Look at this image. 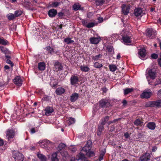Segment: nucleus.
Returning <instances> with one entry per match:
<instances>
[{
	"mask_svg": "<svg viewBox=\"0 0 161 161\" xmlns=\"http://www.w3.org/2000/svg\"><path fill=\"white\" fill-rule=\"evenodd\" d=\"M146 107H155L158 108L161 107V99L157 101H149L145 103Z\"/></svg>",
	"mask_w": 161,
	"mask_h": 161,
	"instance_id": "obj_1",
	"label": "nucleus"
},
{
	"mask_svg": "<svg viewBox=\"0 0 161 161\" xmlns=\"http://www.w3.org/2000/svg\"><path fill=\"white\" fill-rule=\"evenodd\" d=\"M99 107L103 108H109L111 106L109 101L105 99H101L99 101Z\"/></svg>",
	"mask_w": 161,
	"mask_h": 161,
	"instance_id": "obj_2",
	"label": "nucleus"
},
{
	"mask_svg": "<svg viewBox=\"0 0 161 161\" xmlns=\"http://www.w3.org/2000/svg\"><path fill=\"white\" fill-rule=\"evenodd\" d=\"M13 157L15 161H23L24 160L23 155L18 152L14 153Z\"/></svg>",
	"mask_w": 161,
	"mask_h": 161,
	"instance_id": "obj_3",
	"label": "nucleus"
},
{
	"mask_svg": "<svg viewBox=\"0 0 161 161\" xmlns=\"http://www.w3.org/2000/svg\"><path fill=\"white\" fill-rule=\"evenodd\" d=\"M6 136L8 141L14 137L15 135L14 131L13 129H8L6 131Z\"/></svg>",
	"mask_w": 161,
	"mask_h": 161,
	"instance_id": "obj_4",
	"label": "nucleus"
},
{
	"mask_svg": "<svg viewBox=\"0 0 161 161\" xmlns=\"http://www.w3.org/2000/svg\"><path fill=\"white\" fill-rule=\"evenodd\" d=\"M147 36L150 39L154 38L156 36V33L155 31H154L152 29H148L147 30Z\"/></svg>",
	"mask_w": 161,
	"mask_h": 161,
	"instance_id": "obj_5",
	"label": "nucleus"
},
{
	"mask_svg": "<svg viewBox=\"0 0 161 161\" xmlns=\"http://www.w3.org/2000/svg\"><path fill=\"white\" fill-rule=\"evenodd\" d=\"M70 84L72 85H75L79 82V78L75 75H72L70 78Z\"/></svg>",
	"mask_w": 161,
	"mask_h": 161,
	"instance_id": "obj_6",
	"label": "nucleus"
},
{
	"mask_svg": "<svg viewBox=\"0 0 161 161\" xmlns=\"http://www.w3.org/2000/svg\"><path fill=\"white\" fill-rule=\"evenodd\" d=\"M148 74L150 78L153 80L155 79L156 77V73L155 70L154 69H151L148 71Z\"/></svg>",
	"mask_w": 161,
	"mask_h": 161,
	"instance_id": "obj_7",
	"label": "nucleus"
},
{
	"mask_svg": "<svg viewBox=\"0 0 161 161\" xmlns=\"http://www.w3.org/2000/svg\"><path fill=\"white\" fill-rule=\"evenodd\" d=\"M151 156L149 153H145L140 157L141 161H149L150 159Z\"/></svg>",
	"mask_w": 161,
	"mask_h": 161,
	"instance_id": "obj_8",
	"label": "nucleus"
},
{
	"mask_svg": "<svg viewBox=\"0 0 161 161\" xmlns=\"http://www.w3.org/2000/svg\"><path fill=\"white\" fill-rule=\"evenodd\" d=\"M49 16L51 18L55 17L57 14V10L54 8L50 9L47 13Z\"/></svg>",
	"mask_w": 161,
	"mask_h": 161,
	"instance_id": "obj_9",
	"label": "nucleus"
},
{
	"mask_svg": "<svg viewBox=\"0 0 161 161\" xmlns=\"http://www.w3.org/2000/svg\"><path fill=\"white\" fill-rule=\"evenodd\" d=\"M122 12L124 15H127L129 12L130 7L129 6H126L125 4H123L121 6Z\"/></svg>",
	"mask_w": 161,
	"mask_h": 161,
	"instance_id": "obj_10",
	"label": "nucleus"
},
{
	"mask_svg": "<svg viewBox=\"0 0 161 161\" xmlns=\"http://www.w3.org/2000/svg\"><path fill=\"white\" fill-rule=\"evenodd\" d=\"M138 54L139 58L143 59L146 56L145 49L144 48L141 49L138 52Z\"/></svg>",
	"mask_w": 161,
	"mask_h": 161,
	"instance_id": "obj_11",
	"label": "nucleus"
},
{
	"mask_svg": "<svg viewBox=\"0 0 161 161\" xmlns=\"http://www.w3.org/2000/svg\"><path fill=\"white\" fill-rule=\"evenodd\" d=\"M54 69L55 70L58 71H60L62 69V66L61 64L58 61L56 62L54 64Z\"/></svg>",
	"mask_w": 161,
	"mask_h": 161,
	"instance_id": "obj_12",
	"label": "nucleus"
},
{
	"mask_svg": "<svg viewBox=\"0 0 161 161\" xmlns=\"http://www.w3.org/2000/svg\"><path fill=\"white\" fill-rule=\"evenodd\" d=\"M78 158H76L77 160H80L83 161H88L87 158L85 156V155L82 153H80L77 155Z\"/></svg>",
	"mask_w": 161,
	"mask_h": 161,
	"instance_id": "obj_13",
	"label": "nucleus"
},
{
	"mask_svg": "<svg viewBox=\"0 0 161 161\" xmlns=\"http://www.w3.org/2000/svg\"><path fill=\"white\" fill-rule=\"evenodd\" d=\"M91 143L88 144V142H87L86 145L83 147L82 150V151L85 152L86 153V154H87V153L89 152L91 149Z\"/></svg>",
	"mask_w": 161,
	"mask_h": 161,
	"instance_id": "obj_14",
	"label": "nucleus"
},
{
	"mask_svg": "<svg viewBox=\"0 0 161 161\" xmlns=\"http://www.w3.org/2000/svg\"><path fill=\"white\" fill-rule=\"evenodd\" d=\"M90 40L91 43L93 44H97L100 41V37H92L90 38Z\"/></svg>",
	"mask_w": 161,
	"mask_h": 161,
	"instance_id": "obj_15",
	"label": "nucleus"
},
{
	"mask_svg": "<svg viewBox=\"0 0 161 161\" xmlns=\"http://www.w3.org/2000/svg\"><path fill=\"white\" fill-rule=\"evenodd\" d=\"M151 92H144L141 94V96L142 98H148L151 97Z\"/></svg>",
	"mask_w": 161,
	"mask_h": 161,
	"instance_id": "obj_16",
	"label": "nucleus"
},
{
	"mask_svg": "<svg viewBox=\"0 0 161 161\" xmlns=\"http://www.w3.org/2000/svg\"><path fill=\"white\" fill-rule=\"evenodd\" d=\"M14 83L18 86H21L22 83V81L20 78L19 76L16 77L14 80Z\"/></svg>",
	"mask_w": 161,
	"mask_h": 161,
	"instance_id": "obj_17",
	"label": "nucleus"
},
{
	"mask_svg": "<svg viewBox=\"0 0 161 161\" xmlns=\"http://www.w3.org/2000/svg\"><path fill=\"white\" fill-rule=\"evenodd\" d=\"M146 126L150 130H153L155 129L156 126L154 122H150L147 124Z\"/></svg>",
	"mask_w": 161,
	"mask_h": 161,
	"instance_id": "obj_18",
	"label": "nucleus"
},
{
	"mask_svg": "<svg viewBox=\"0 0 161 161\" xmlns=\"http://www.w3.org/2000/svg\"><path fill=\"white\" fill-rule=\"evenodd\" d=\"M65 90L63 87H59L57 88L56 91V93L58 95H61L64 93Z\"/></svg>",
	"mask_w": 161,
	"mask_h": 161,
	"instance_id": "obj_19",
	"label": "nucleus"
},
{
	"mask_svg": "<svg viewBox=\"0 0 161 161\" xmlns=\"http://www.w3.org/2000/svg\"><path fill=\"white\" fill-rule=\"evenodd\" d=\"M142 13V10L141 8H137L135 9L134 14L136 16H138L141 15Z\"/></svg>",
	"mask_w": 161,
	"mask_h": 161,
	"instance_id": "obj_20",
	"label": "nucleus"
},
{
	"mask_svg": "<svg viewBox=\"0 0 161 161\" xmlns=\"http://www.w3.org/2000/svg\"><path fill=\"white\" fill-rule=\"evenodd\" d=\"M45 114L46 115H49L53 112V109L52 108L50 107H47L45 109Z\"/></svg>",
	"mask_w": 161,
	"mask_h": 161,
	"instance_id": "obj_21",
	"label": "nucleus"
},
{
	"mask_svg": "<svg viewBox=\"0 0 161 161\" xmlns=\"http://www.w3.org/2000/svg\"><path fill=\"white\" fill-rule=\"evenodd\" d=\"M78 94L77 93H73L71 96L70 100L71 102H74L78 99Z\"/></svg>",
	"mask_w": 161,
	"mask_h": 161,
	"instance_id": "obj_22",
	"label": "nucleus"
},
{
	"mask_svg": "<svg viewBox=\"0 0 161 161\" xmlns=\"http://www.w3.org/2000/svg\"><path fill=\"white\" fill-rule=\"evenodd\" d=\"M130 37L128 36H122V40L125 43L131 42Z\"/></svg>",
	"mask_w": 161,
	"mask_h": 161,
	"instance_id": "obj_23",
	"label": "nucleus"
},
{
	"mask_svg": "<svg viewBox=\"0 0 161 161\" xmlns=\"http://www.w3.org/2000/svg\"><path fill=\"white\" fill-rule=\"evenodd\" d=\"M37 156L41 161H46L47 160V158L46 157L42 154L38 153L37 154Z\"/></svg>",
	"mask_w": 161,
	"mask_h": 161,
	"instance_id": "obj_24",
	"label": "nucleus"
},
{
	"mask_svg": "<svg viewBox=\"0 0 161 161\" xmlns=\"http://www.w3.org/2000/svg\"><path fill=\"white\" fill-rule=\"evenodd\" d=\"M45 64L44 62H40L38 64V68L39 70H43L45 69Z\"/></svg>",
	"mask_w": 161,
	"mask_h": 161,
	"instance_id": "obj_25",
	"label": "nucleus"
},
{
	"mask_svg": "<svg viewBox=\"0 0 161 161\" xmlns=\"http://www.w3.org/2000/svg\"><path fill=\"white\" fill-rule=\"evenodd\" d=\"M80 7L81 5L78 3H75L73 6V9L75 11L80 10Z\"/></svg>",
	"mask_w": 161,
	"mask_h": 161,
	"instance_id": "obj_26",
	"label": "nucleus"
},
{
	"mask_svg": "<svg viewBox=\"0 0 161 161\" xmlns=\"http://www.w3.org/2000/svg\"><path fill=\"white\" fill-rule=\"evenodd\" d=\"M108 67L110 70L112 72H114L117 69V66L114 64H110Z\"/></svg>",
	"mask_w": 161,
	"mask_h": 161,
	"instance_id": "obj_27",
	"label": "nucleus"
},
{
	"mask_svg": "<svg viewBox=\"0 0 161 161\" xmlns=\"http://www.w3.org/2000/svg\"><path fill=\"white\" fill-rule=\"evenodd\" d=\"M102 54H99L97 55H96L95 56H92V58L94 61H97L99 60L100 58H102Z\"/></svg>",
	"mask_w": 161,
	"mask_h": 161,
	"instance_id": "obj_28",
	"label": "nucleus"
},
{
	"mask_svg": "<svg viewBox=\"0 0 161 161\" xmlns=\"http://www.w3.org/2000/svg\"><path fill=\"white\" fill-rule=\"evenodd\" d=\"M109 117L108 116H106L102 119L101 124L103 125H105L108 121Z\"/></svg>",
	"mask_w": 161,
	"mask_h": 161,
	"instance_id": "obj_29",
	"label": "nucleus"
},
{
	"mask_svg": "<svg viewBox=\"0 0 161 161\" xmlns=\"http://www.w3.org/2000/svg\"><path fill=\"white\" fill-rule=\"evenodd\" d=\"M105 2V0H95V4L97 6H102Z\"/></svg>",
	"mask_w": 161,
	"mask_h": 161,
	"instance_id": "obj_30",
	"label": "nucleus"
},
{
	"mask_svg": "<svg viewBox=\"0 0 161 161\" xmlns=\"http://www.w3.org/2000/svg\"><path fill=\"white\" fill-rule=\"evenodd\" d=\"M58 153V152H57L54 153L52 154V159L53 161H58V159L57 158V154Z\"/></svg>",
	"mask_w": 161,
	"mask_h": 161,
	"instance_id": "obj_31",
	"label": "nucleus"
},
{
	"mask_svg": "<svg viewBox=\"0 0 161 161\" xmlns=\"http://www.w3.org/2000/svg\"><path fill=\"white\" fill-rule=\"evenodd\" d=\"M67 121L68 124L70 125L75 123V119L73 118L70 117L69 118Z\"/></svg>",
	"mask_w": 161,
	"mask_h": 161,
	"instance_id": "obj_32",
	"label": "nucleus"
},
{
	"mask_svg": "<svg viewBox=\"0 0 161 161\" xmlns=\"http://www.w3.org/2000/svg\"><path fill=\"white\" fill-rule=\"evenodd\" d=\"M58 152V153H60L62 156L63 157H66L68 156V152L65 150H62Z\"/></svg>",
	"mask_w": 161,
	"mask_h": 161,
	"instance_id": "obj_33",
	"label": "nucleus"
},
{
	"mask_svg": "<svg viewBox=\"0 0 161 161\" xmlns=\"http://www.w3.org/2000/svg\"><path fill=\"white\" fill-rule=\"evenodd\" d=\"M45 49L50 54H52L54 52L53 49L50 46H47L45 47Z\"/></svg>",
	"mask_w": 161,
	"mask_h": 161,
	"instance_id": "obj_34",
	"label": "nucleus"
},
{
	"mask_svg": "<svg viewBox=\"0 0 161 161\" xmlns=\"http://www.w3.org/2000/svg\"><path fill=\"white\" fill-rule=\"evenodd\" d=\"M0 50L2 51V52L5 54L8 53L9 52L7 49L3 47H0Z\"/></svg>",
	"mask_w": 161,
	"mask_h": 161,
	"instance_id": "obj_35",
	"label": "nucleus"
},
{
	"mask_svg": "<svg viewBox=\"0 0 161 161\" xmlns=\"http://www.w3.org/2000/svg\"><path fill=\"white\" fill-rule=\"evenodd\" d=\"M15 17L14 14H9L7 15V18L9 20L14 19Z\"/></svg>",
	"mask_w": 161,
	"mask_h": 161,
	"instance_id": "obj_36",
	"label": "nucleus"
},
{
	"mask_svg": "<svg viewBox=\"0 0 161 161\" xmlns=\"http://www.w3.org/2000/svg\"><path fill=\"white\" fill-rule=\"evenodd\" d=\"M64 42L67 44H71L74 42L73 40H71L70 38H67L64 39Z\"/></svg>",
	"mask_w": 161,
	"mask_h": 161,
	"instance_id": "obj_37",
	"label": "nucleus"
},
{
	"mask_svg": "<svg viewBox=\"0 0 161 161\" xmlns=\"http://www.w3.org/2000/svg\"><path fill=\"white\" fill-rule=\"evenodd\" d=\"M8 43V41L3 38H0V44L3 45H6Z\"/></svg>",
	"mask_w": 161,
	"mask_h": 161,
	"instance_id": "obj_38",
	"label": "nucleus"
},
{
	"mask_svg": "<svg viewBox=\"0 0 161 161\" xmlns=\"http://www.w3.org/2000/svg\"><path fill=\"white\" fill-rule=\"evenodd\" d=\"M133 90V88H127L124 90V94L127 95L132 92Z\"/></svg>",
	"mask_w": 161,
	"mask_h": 161,
	"instance_id": "obj_39",
	"label": "nucleus"
},
{
	"mask_svg": "<svg viewBox=\"0 0 161 161\" xmlns=\"http://www.w3.org/2000/svg\"><path fill=\"white\" fill-rule=\"evenodd\" d=\"M134 124L136 126L140 125L142 122L139 119H136L134 122Z\"/></svg>",
	"mask_w": 161,
	"mask_h": 161,
	"instance_id": "obj_40",
	"label": "nucleus"
},
{
	"mask_svg": "<svg viewBox=\"0 0 161 161\" xmlns=\"http://www.w3.org/2000/svg\"><path fill=\"white\" fill-rule=\"evenodd\" d=\"M65 147L66 145L62 143L60 144L58 146V152H60L62 151V149Z\"/></svg>",
	"mask_w": 161,
	"mask_h": 161,
	"instance_id": "obj_41",
	"label": "nucleus"
},
{
	"mask_svg": "<svg viewBox=\"0 0 161 161\" xmlns=\"http://www.w3.org/2000/svg\"><path fill=\"white\" fill-rule=\"evenodd\" d=\"M60 4V3L57 2H54L52 3L51 6L52 7L56 8L59 6Z\"/></svg>",
	"mask_w": 161,
	"mask_h": 161,
	"instance_id": "obj_42",
	"label": "nucleus"
},
{
	"mask_svg": "<svg viewBox=\"0 0 161 161\" xmlns=\"http://www.w3.org/2000/svg\"><path fill=\"white\" fill-rule=\"evenodd\" d=\"M94 66L95 68H99L102 67L103 65L102 64H100L97 62H96L94 64Z\"/></svg>",
	"mask_w": 161,
	"mask_h": 161,
	"instance_id": "obj_43",
	"label": "nucleus"
},
{
	"mask_svg": "<svg viewBox=\"0 0 161 161\" xmlns=\"http://www.w3.org/2000/svg\"><path fill=\"white\" fill-rule=\"evenodd\" d=\"M80 69L81 70L84 72H87L89 71V68L87 66H81L80 67Z\"/></svg>",
	"mask_w": 161,
	"mask_h": 161,
	"instance_id": "obj_44",
	"label": "nucleus"
},
{
	"mask_svg": "<svg viewBox=\"0 0 161 161\" xmlns=\"http://www.w3.org/2000/svg\"><path fill=\"white\" fill-rule=\"evenodd\" d=\"M96 23L94 22H91L87 24L86 27L88 28L93 27L95 25Z\"/></svg>",
	"mask_w": 161,
	"mask_h": 161,
	"instance_id": "obj_45",
	"label": "nucleus"
},
{
	"mask_svg": "<svg viewBox=\"0 0 161 161\" xmlns=\"http://www.w3.org/2000/svg\"><path fill=\"white\" fill-rule=\"evenodd\" d=\"M86 156L89 157H92L95 155V153L93 151L90 150L87 154H86Z\"/></svg>",
	"mask_w": 161,
	"mask_h": 161,
	"instance_id": "obj_46",
	"label": "nucleus"
},
{
	"mask_svg": "<svg viewBox=\"0 0 161 161\" xmlns=\"http://www.w3.org/2000/svg\"><path fill=\"white\" fill-rule=\"evenodd\" d=\"M22 12L21 11L17 10L15 12L14 14L16 17L22 14Z\"/></svg>",
	"mask_w": 161,
	"mask_h": 161,
	"instance_id": "obj_47",
	"label": "nucleus"
},
{
	"mask_svg": "<svg viewBox=\"0 0 161 161\" xmlns=\"http://www.w3.org/2000/svg\"><path fill=\"white\" fill-rule=\"evenodd\" d=\"M161 84V77L160 78H157L154 83V86H156L157 85Z\"/></svg>",
	"mask_w": 161,
	"mask_h": 161,
	"instance_id": "obj_48",
	"label": "nucleus"
},
{
	"mask_svg": "<svg viewBox=\"0 0 161 161\" xmlns=\"http://www.w3.org/2000/svg\"><path fill=\"white\" fill-rule=\"evenodd\" d=\"M107 48L108 51L109 53H111L113 51V47L112 46H107Z\"/></svg>",
	"mask_w": 161,
	"mask_h": 161,
	"instance_id": "obj_49",
	"label": "nucleus"
},
{
	"mask_svg": "<svg viewBox=\"0 0 161 161\" xmlns=\"http://www.w3.org/2000/svg\"><path fill=\"white\" fill-rule=\"evenodd\" d=\"M105 153L103 152L100 155L99 157V161H101L103 159V157Z\"/></svg>",
	"mask_w": 161,
	"mask_h": 161,
	"instance_id": "obj_50",
	"label": "nucleus"
},
{
	"mask_svg": "<svg viewBox=\"0 0 161 161\" xmlns=\"http://www.w3.org/2000/svg\"><path fill=\"white\" fill-rule=\"evenodd\" d=\"M64 15V13L62 12H59L58 13V16L60 19L62 18L63 17Z\"/></svg>",
	"mask_w": 161,
	"mask_h": 161,
	"instance_id": "obj_51",
	"label": "nucleus"
},
{
	"mask_svg": "<svg viewBox=\"0 0 161 161\" xmlns=\"http://www.w3.org/2000/svg\"><path fill=\"white\" fill-rule=\"evenodd\" d=\"M81 22L84 26L86 27V25H87V19H83L81 21Z\"/></svg>",
	"mask_w": 161,
	"mask_h": 161,
	"instance_id": "obj_52",
	"label": "nucleus"
},
{
	"mask_svg": "<svg viewBox=\"0 0 161 161\" xmlns=\"http://www.w3.org/2000/svg\"><path fill=\"white\" fill-rule=\"evenodd\" d=\"M158 55L155 53L152 54L151 55V57L153 59H156L158 58Z\"/></svg>",
	"mask_w": 161,
	"mask_h": 161,
	"instance_id": "obj_53",
	"label": "nucleus"
},
{
	"mask_svg": "<svg viewBox=\"0 0 161 161\" xmlns=\"http://www.w3.org/2000/svg\"><path fill=\"white\" fill-rule=\"evenodd\" d=\"M6 62L8 64H10L11 66L13 67L14 66V64L12 62V61L10 60L9 59H7L6 60Z\"/></svg>",
	"mask_w": 161,
	"mask_h": 161,
	"instance_id": "obj_54",
	"label": "nucleus"
},
{
	"mask_svg": "<svg viewBox=\"0 0 161 161\" xmlns=\"http://www.w3.org/2000/svg\"><path fill=\"white\" fill-rule=\"evenodd\" d=\"M98 131H99L100 133H101V132L104 129V126L103 125H100L98 126Z\"/></svg>",
	"mask_w": 161,
	"mask_h": 161,
	"instance_id": "obj_55",
	"label": "nucleus"
},
{
	"mask_svg": "<svg viewBox=\"0 0 161 161\" xmlns=\"http://www.w3.org/2000/svg\"><path fill=\"white\" fill-rule=\"evenodd\" d=\"M24 5L25 7L29 8L30 6V3L28 2H25L24 3Z\"/></svg>",
	"mask_w": 161,
	"mask_h": 161,
	"instance_id": "obj_56",
	"label": "nucleus"
},
{
	"mask_svg": "<svg viewBox=\"0 0 161 161\" xmlns=\"http://www.w3.org/2000/svg\"><path fill=\"white\" fill-rule=\"evenodd\" d=\"M122 103L123 104V106H125L127 104V101L125 99H124L123 100Z\"/></svg>",
	"mask_w": 161,
	"mask_h": 161,
	"instance_id": "obj_57",
	"label": "nucleus"
},
{
	"mask_svg": "<svg viewBox=\"0 0 161 161\" xmlns=\"http://www.w3.org/2000/svg\"><path fill=\"white\" fill-rule=\"evenodd\" d=\"M124 136L126 138H128L130 137L129 133L128 132H126L124 134Z\"/></svg>",
	"mask_w": 161,
	"mask_h": 161,
	"instance_id": "obj_58",
	"label": "nucleus"
},
{
	"mask_svg": "<svg viewBox=\"0 0 161 161\" xmlns=\"http://www.w3.org/2000/svg\"><path fill=\"white\" fill-rule=\"evenodd\" d=\"M99 22V23H101L103 21V18L102 17H99L98 18Z\"/></svg>",
	"mask_w": 161,
	"mask_h": 161,
	"instance_id": "obj_59",
	"label": "nucleus"
},
{
	"mask_svg": "<svg viewBox=\"0 0 161 161\" xmlns=\"http://www.w3.org/2000/svg\"><path fill=\"white\" fill-rule=\"evenodd\" d=\"M4 144V142L3 141V140L0 138V146H3Z\"/></svg>",
	"mask_w": 161,
	"mask_h": 161,
	"instance_id": "obj_60",
	"label": "nucleus"
},
{
	"mask_svg": "<svg viewBox=\"0 0 161 161\" xmlns=\"http://www.w3.org/2000/svg\"><path fill=\"white\" fill-rule=\"evenodd\" d=\"M35 132H36V131H35V128H33L31 129V133L33 134V133H35Z\"/></svg>",
	"mask_w": 161,
	"mask_h": 161,
	"instance_id": "obj_61",
	"label": "nucleus"
},
{
	"mask_svg": "<svg viewBox=\"0 0 161 161\" xmlns=\"http://www.w3.org/2000/svg\"><path fill=\"white\" fill-rule=\"evenodd\" d=\"M157 149V147L156 146H154L153 147L152 149V151L155 152Z\"/></svg>",
	"mask_w": 161,
	"mask_h": 161,
	"instance_id": "obj_62",
	"label": "nucleus"
},
{
	"mask_svg": "<svg viewBox=\"0 0 161 161\" xmlns=\"http://www.w3.org/2000/svg\"><path fill=\"white\" fill-rule=\"evenodd\" d=\"M158 64L161 67V58H158Z\"/></svg>",
	"mask_w": 161,
	"mask_h": 161,
	"instance_id": "obj_63",
	"label": "nucleus"
},
{
	"mask_svg": "<svg viewBox=\"0 0 161 161\" xmlns=\"http://www.w3.org/2000/svg\"><path fill=\"white\" fill-rule=\"evenodd\" d=\"M75 160L76 159L75 157H72L71 158L70 161H75Z\"/></svg>",
	"mask_w": 161,
	"mask_h": 161,
	"instance_id": "obj_64",
	"label": "nucleus"
}]
</instances>
